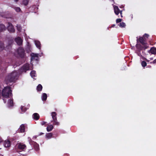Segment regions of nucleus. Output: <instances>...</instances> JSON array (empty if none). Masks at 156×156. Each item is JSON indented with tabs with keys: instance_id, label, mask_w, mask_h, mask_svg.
<instances>
[{
	"instance_id": "obj_1",
	"label": "nucleus",
	"mask_w": 156,
	"mask_h": 156,
	"mask_svg": "<svg viewBox=\"0 0 156 156\" xmlns=\"http://www.w3.org/2000/svg\"><path fill=\"white\" fill-rule=\"evenodd\" d=\"M18 75V73L16 71H14L9 74L5 78L6 83L8 84L10 82H14L16 79Z\"/></svg>"
},
{
	"instance_id": "obj_2",
	"label": "nucleus",
	"mask_w": 156,
	"mask_h": 156,
	"mask_svg": "<svg viewBox=\"0 0 156 156\" xmlns=\"http://www.w3.org/2000/svg\"><path fill=\"white\" fill-rule=\"evenodd\" d=\"M12 90L9 87H5L2 92V95L4 98L3 100L4 103H6V101L5 100V98H8L12 94Z\"/></svg>"
},
{
	"instance_id": "obj_3",
	"label": "nucleus",
	"mask_w": 156,
	"mask_h": 156,
	"mask_svg": "<svg viewBox=\"0 0 156 156\" xmlns=\"http://www.w3.org/2000/svg\"><path fill=\"white\" fill-rule=\"evenodd\" d=\"M29 65L28 64H26L23 65L21 68L20 69L19 71L21 73L26 72L27 71L29 70Z\"/></svg>"
},
{
	"instance_id": "obj_4",
	"label": "nucleus",
	"mask_w": 156,
	"mask_h": 156,
	"mask_svg": "<svg viewBox=\"0 0 156 156\" xmlns=\"http://www.w3.org/2000/svg\"><path fill=\"white\" fill-rule=\"evenodd\" d=\"M144 38L142 37H140L139 39V40L140 43L144 45L143 48L145 49L147 48L148 46L146 45V43Z\"/></svg>"
},
{
	"instance_id": "obj_5",
	"label": "nucleus",
	"mask_w": 156,
	"mask_h": 156,
	"mask_svg": "<svg viewBox=\"0 0 156 156\" xmlns=\"http://www.w3.org/2000/svg\"><path fill=\"white\" fill-rule=\"evenodd\" d=\"M18 53L19 55L21 58H23L24 56V51L21 47H20L18 50Z\"/></svg>"
},
{
	"instance_id": "obj_6",
	"label": "nucleus",
	"mask_w": 156,
	"mask_h": 156,
	"mask_svg": "<svg viewBox=\"0 0 156 156\" xmlns=\"http://www.w3.org/2000/svg\"><path fill=\"white\" fill-rule=\"evenodd\" d=\"M8 26L7 28L9 31L13 33L15 32V30L13 27V26L12 24L10 23H8Z\"/></svg>"
},
{
	"instance_id": "obj_7",
	"label": "nucleus",
	"mask_w": 156,
	"mask_h": 156,
	"mask_svg": "<svg viewBox=\"0 0 156 156\" xmlns=\"http://www.w3.org/2000/svg\"><path fill=\"white\" fill-rule=\"evenodd\" d=\"M16 147L19 149L22 150L25 149L26 148V146L25 144L21 143L18 144L16 145Z\"/></svg>"
},
{
	"instance_id": "obj_8",
	"label": "nucleus",
	"mask_w": 156,
	"mask_h": 156,
	"mask_svg": "<svg viewBox=\"0 0 156 156\" xmlns=\"http://www.w3.org/2000/svg\"><path fill=\"white\" fill-rule=\"evenodd\" d=\"M15 41L19 45H21L23 43L22 40L19 37H18L16 38Z\"/></svg>"
},
{
	"instance_id": "obj_9",
	"label": "nucleus",
	"mask_w": 156,
	"mask_h": 156,
	"mask_svg": "<svg viewBox=\"0 0 156 156\" xmlns=\"http://www.w3.org/2000/svg\"><path fill=\"white\" fill-rule=\"evenodd\" d=\"M114 12L116 15H118L119 13V9L117 6L113 5Z\"/></svg>"
},
{
	"instance_id": "obj_10",
	"label": "nucleus",
	"mask_w": 156,
	"mask_h": 156,
	"mask_svg": "<svg viewBox=\"0 0 156 156\" xmlns=\"http://www.w3.org/2000/svg\"><path fill=\"white\" fill-rule=\"evenodd\" d=\"M10 141L8 140H6L5 141L4 145L5 147H9L10 146Z\"/></svg>"
},
{
	"instance_id": "obj_11",
	"label": "nucleus",
	"mask_w": 156,
	"mask_h": 156,
	"mask_svg": "<svg viewBox=\"0 0 156 156\" xmlns=\"http://www.w3.org/2000/svg\"><path fill=\"white\" fill-rule=\"evenodd\" d=\"M33 117L34 119L37 120L39 119L40 116L39 114L37 113H34L33 115Z\"/></svg>"
},
{
	"instance_id": "obj_12",
	"label": "nucleus",
	"mask_w": 156,
	"mask_h": 156,
	"mask_svg": "<svg viewBox=\"0 0 156 156\" xmlns=\"http://www.w3.org/2000/svg\"><path fill=\"white\" fill-rule=\"evenodd\" d=\"M38 54H35L34 53H32L31 54V60H33L35 58H37L38 57Z\"/></svg>"
},
{
	"instance_id": "obj_13",
	"label": "nucleus",
	"mask_w": 156,
	"mask_h": 156,
	"mask_svg": "<svg viewBox=\"0 0 156 156\" xmlns=\"http://www.w3.org/2000/svg\"><path fill=\"white\" fill-rule=\"evenodd\" d=\"M20 132L23 133L25 131V127L23 124L21 125L19 129Z\"/></svg>"
},
{
	"instance_id": "obj_14",
	"label": "nucleus",
	"mask_w": 156,
	"mask_h": 156,
	"mask_svg": "<svg viewBox=\"0 0 156 156\" xmlns=\"http://www.w3.org/2000/svg\"><path fill=\"white\" fill-rule=\"evenodd\" d=\"M151 54H156V50L154 48H151L149 51Z\"/></svg>"
},
{
	"instance_id": "obj_15",
	"label": "nucleus",
	"mask_w": 156,
	"mask_h": 156,
	"mask_svg": "<svg viewBox=\"0 0 156 156\" xmlns=\"http://www.w3.org/2000/svg\"><path fill=\"white\" fill-rule=\"evenodd\" d=\"M35 44L36 47L38 48L39 49H40L41 48V44L40 42L37 41H35Z\"/></svg>"
},
{
	"instance_id": "obj_16",
	"label": "nucleus",
	"mask_w": 156,
	"mask_h": 156,
	"mask_svg": "<svg viewBox=\"0 0 156 156\" xmlns=\"http://www.w3.org/2000/svg\"><path fill=\"white\" fill-rule=\"evenodd\" d=\"M6 27L3 24H0V32L5 30Z\"/></svg>"
},
{
	"instance_id": "obj_17",
	"label": "nucleus",
	"mask_w": 156,
	"mask_h": 156,
	"mask_svg": "<svg viewBox=\"0 0 156 156\" xmlns=\"http://www.w3.org/2000/svg\"><path fill=\"white\" fill-rule=\"evenodd\" d=\"M53 126L52 125L48 126L47 128V130L48 132L51 131L53 129Z\"/></svg>"
},
{
	"instance_id": "obj_18",
	"label": "nucleus",
	"mask_w": 156,
	"mask_h": 156,
	"mask_svg": "<svg viewBox=\"0 0 156 156\" xmlns=\"http://www.w3.org/2000/svg\"><path fill=\"white\" fill-rule=\"evenodd\" d=\"M56 113L55 112H53L51 113V115L52 117V118L53 119V120H56L57 118L56 117Z\"/></svg>"
},
{
	"instance_id": "obj_19",
	"label": "nucleus",
	"mask_w": 156,
	"mask_h": 156,
	"mask_svg": "<svg viewBox=\"0 0 156 156\" xmlns=\"http://www.w3.org/2000/svg\"><path fill=\"white\" fill-rule=\"evenodd\" d=\"M52 136V134L51 133H49L46 134V137L48 139L51 138Z\"/></svg>"
},
{
	"instance_id": "obj_20",
	"label": "nucleus",
	"mask_w": 156,
	"mask_h": 156,
	"mask_svg": "<svg viewBox=\"0 0 156 156\" xmlns=\"http://www.w3.org/2000/svg\"><path fill=\"white\" fill-rule=\"evenodd\" d=\"M4 48L3 44L0 42V51H2Z\"/></svg>"
},
{
	"instance_id": "obj_21",
	"label": "nucleus",
	"mask_w": 156,
	"mask_h": 156,
	"mask_svg": "<svg viewBox=\"0 0 156 156\" xmlns=\"http://www.w3.org/2000/svg\"><path fill=\"white\" fill-rule=\"evenodd\" d=\"M30 74L32 77L35 76L36 75V72L35 71H32L30 73Z\"/></svg>"
},
{
	"instance_id": "obj_22",
	"label": "nucleus",
	"mask_w": 156,
	"mask_h": 156,
	"mask_svg": "<svg viewBox=\"0 0 156 156\" xmlns=\"http://www.w3.org/2000/svg\"><path fill=\"white\" fill-rule=\"evenodd\" d=\"M47 95L45 93H44L42 96V99L43 101H45L47 98Z\"/></svg>"
},
{
	"instance_id": "obj_23",
	"label": "nucleus",
	"mask_w": 156,
	"mask_h": 156,
	"mask_svg": "<svg viewBox=\"0 0 156 156\" xmlns=\"http://www.w3.org/2000/svg\"><path fill=\"white\" fill-rule=\"evenodd\" d=\"M37 90L38 91H41L42 89V87L41 85L39 84L37 87Z\"/></svg>"
},
{
	"instance_id": "obj_24",
	"label": "nucleus",
	"mask_w": 156,
	"mask_h": 156,
	"mask_svg": "<svg viewBox=\"0 0 156 156\" xmlns=\"http://www.w3.org/2000/svg\"><path fill=\"white\" fill-rule=\"evenodd\" d=\"M28 0H23L22 2L23 4L25 5H27L28 3Z\"/></svg>"
},
{
	"instance_id": "obj_25",
	"label": "nucleus",
	"mask_w": 156,
	"mask_h": 156,
	"mask_svg": "<svg viewBox=\"0 0 156 156\" xmlns=\"http://www.w3.org/2000/svg\"><path fill=\"white\" fill-rule=\"evenodd\" d=\"M9 105V106H12L13 104V101L12 100H9L8 102Z\"/></svg>"
},
{
	"instance_id": "obj_26",
	"label": "nucleus",
	"mask_w": 156,
	"mask_h": 156,
	"mask_svg": "<svg viewBox=\"0 0 156 156\" xmlns=\"http://www.w3.org/2000/svg\"><path fill=\"white\" fill-rule=\"evenodd\" d=\"M119 26L121 27H124L126 26V24L124 22H122L120 23L119 24Z\"/></svg>"
},
{
	"instance_id": "obj_27",
	"label": "nucleus",
	"mask_w": 156,
	"mask_h": 156,
	"mask_svg": "<svg viewBox=\"0 0 156 156\" xmlns=\"http://www.w3.org/2000/svg\"><path fill=\"white\" fill-rule=\"evenodd\" d=\"M16 27L18 30L19 32H21L22 30V28L21 26L20 25H17Z\"/></svg>"
},
{
	"instance_id": "obj_28",
	"label": "nucleus",
	"mask_w": 156,
	"mask_h": 156,
	"mask_svg": "<svg viewBox=\"0 0 156 156\" xmlns=\"http://www.w3.org/2000/svg\"><path fill=\"white\" fill-rule=\"evenodd\" d=\"M21 109L22 112H25L27 110V109L22 106L21 107Z\"/></svg>"
},
{
	"instance_id": "obj_29",
	"label": "nucleus",
	"mask_w": 156,
	"mask_h": 156,
	"mask_svg": "<svg viewBox=\"0 0 156 156\" xmlns=\"http://www.w3.org/2000/svg\"><path fill=\"white\" fill-rule=\"evenodd\" d=\"M141 65L143 67H145L147 65L146 62L144 61H143L141 62Z\"/></svg>"
},
{
	"instance_id": "obj_30",
	"label": "nucleus",
	"mask_w": 156,
	"mask_h": 156,
	"mask_svg": "<svg viewBox=\"0 0 156 156\" xmlns=\"http://www.w3.org/2000/svg\"><path fill=\"white\" fill-rule=\"evenodd\" d=\"M149 35L146 34H145L143 36V37L144 39L146 40V38H147Z\"/></svg>"
},
{
	"instance_id": "obj_31",
	"label": "nucleus",
	"mask_w": 156,
	"mask_h": 156,
	"mask_svg": "<svg viewBox=\"0 0 156 156\" xmlns=\"http://www.w3.org/2000/svg\"><path fill=\"white\" fill-rule=\"evenodd\" d=\"M53 121L54 122L53 123L54 124L56 125H59V123L57 121V119L55 120H53Z\"/></svg>"
},
{
	"instance_id": "obj_32",
	"label": "nucleus",
	"mask_w": 156,
	"mask_h": 156,
	"mask_svg": "<svg viewBox=\"0 0 156 156\" xmlns=\"http://www.w3.org/2000/svg\"><path fill=\"white\" fill-rule=\"evenodd\" d=\"M15 9L17 12H19L21 11L20 9L18 7H16L15 8Z\"/></svg>"
},
{
	"instance_id": "obj_33",
	"label": "nucleus",
	"mask_w": 156,
	"mask_h": 156,
	"mask_svg": "<svg viewBox=\"0 0 156 156\" xmlns=\"http://www.w3.org/2000/svg\"><path fill=\"white\" fill-rule=\"evenodd\" d=\"M122 21V19H118L116 20V22L117 23L120 22Z\"/></svg>"
},
{
	"instance_id": "obj_34",
	"label": "nucleus",
	"mask_w": 156,
	"mask_h": 156,
	"mask_svg": "<svg viewBox=\"0 0 156 156\" xmlns=\"http://www.w3.org/2000/svg\"><path fill=\"white\" fill-rule=\"evenodd\" d=\"M151 63H154L155 64L156 63V59H154L152 62H150Z\"/></svg>"
},
{
	"instance_id": "obj_35",
	"label": "nucleus",
	"mask_w": 156,
	"mask_h": 156,
	"mask_svg": "<svg viewBox=\"0 0 156 156\" xmlns=\"http://www.w3.org/2000/svg\"><path fill=\"white\" fill-rule=\"evenodd\" d=\"M46 122H45L43 121L41 122V124L42 125H44Z\"/></svg>"
},
{
	"instance_id": "obj_36",
	"label": "nucleus",
	"mask_w": 156,
	"mask_h": 156,
	"mask_svg": "<svg viewBox=\"0 0 156 156\" xmlns=\"http://www.w3.org/2000/svg\"><path fill=\"white\" fill-rule=\"evenodd\" d=\"M2 138L0 137V143L2 141Z\"/></svg>"
},
{
	"instance_id": "obj_37",
	"label": "nucleus",
	"mask_w": 156,
	"mask_h": 156,
	"mask_svg": "<svg viewBox=\"0 0 156 156\" xmlns=\"http://www.w3.org/2000/svg\"><path fill=\"white\" fill-rule=\"evenodd\" d=\"M36 150H38L39 149V147H36Z\"/></svg>"
},
{
	"instance_id": "obj_38",
	"label": "nucleus",
	"mask_w": 156,
	"mask_h": 156,
	"mask_svg": "<svg viewBox=\"0 0 156 156\" xmlns=\"http://www.w3.org/2000/svg\"><path fill=\"white\" fill-rule=\"evenodd\" d=\"M120 14L121 15V17H122V11H120Z\"/></svg>"
},
{
	"instance_id": "obj_39",
	"label": "nucleus",
	"mask_w": 156,
	"mask_h": 156,
	"mask_svg": "<svg viewBox=\"0 0 156 156\" xmlns=\"http://www.w3.org/2000/svg\"><path fill=\"white\" fill-rule=\"evenodd\" d=\"M19 0H14V1L16 2H18Z\"/></svg>"
},
{
	"instance_id": "obj_40",
	"label": "nucleus",
	"mask_w": 156,
	"mask_h": 156,
	"mask_svg": "<svg viewBox=\"0 0 156 156\" xmlns=\"http://www.w3.org/2000/svg\"><path fill=\"white\" fill-rule=\"evenodd\" d=\"M43 134V133H41V134L39 135H42V134Z\"/></svg>"
},
{
	"instance_id": "obj_41",
	"label": "nucleus",
	"mask_w": 156,
	"mask_h": 156,
	"mask_svg": "<svg viewBox=\"0 0 156 156\" xmlns=\"http://www.w3.org/2000/svg\"><path fill=\"white\" fill-rule=\"evenodd\" d=\"M153 58H151V60H153Z\"/></svg>"
},
{
	"instance_id": "obj_42",
	"label": "nucleus",
	"mask_w": 156,
	"mask_h": 156,
	"mask_svg": "<svg viewBox=\"0 0 156 156\" xmlns=\"http://www.w3.org/2000/svg\"><path fill=\"white\" fill-rule=\"evenodd\" d=\"M147 62H149V60H147Z\"/></svg>"
}]
</instances>
